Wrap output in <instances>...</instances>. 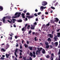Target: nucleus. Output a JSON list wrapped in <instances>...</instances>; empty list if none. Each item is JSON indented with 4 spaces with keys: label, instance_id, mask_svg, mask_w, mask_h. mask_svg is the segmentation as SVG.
Listing matches in <instances>:
<instances>
[{
    "label": "nucleus",
    "instance_id": "obj_41",
    "mask_svg": "<svg viewBox=\"0 0 60 60\" xmlns=\"http://www.w3.org/2000/svg\"><path fill=\"white\" fill-rule=\"evenodd\" d=\"M31 33H32V31H30L28 32V34H31Z\"/></svg>",
    "mask_w": 60,
    "mask_h": 60
},
{
    "label": "nucleus",
    "instance_id": "obj_14",
    "mask_svg": "<svg viewBox=\"0 0 60 60\" xmlns=\"http://www.w3.org/2000/svg\"><path fill=\"white\" fill-rule=\"evenodd\" d=\"M45 44L46 45H49V43L47 42L46 41L45 42Z\"/></svg>",
    "mask_w": 60,
    "mask_h": 60
},
{
    "label": "nucleus",
    "instance_id": "obj_63",
    "mask_svg": "<svg viewBox=\"0 0 60 60\" xmlns=\"http://www.w3.org/2000/svg\"><path fill=\"white\" fill-rule=\"evenodd\" d=\"M23 12L24 13H26V10H25L24 11H23Z\"/></svg>",
    "mask_w": 60,
    "mask_h": 60
},
{
    "label": "nucleus",
    "instance_id": "obj_20",
    "mask_svg": "<svg viewBox=\"0 0 60 60\" xmlns=\"http://www.w3.org/2000/svg\"><path fill=\"white\" fill-rule=\"evenodd\" d=\"M0 9L1 10H3V7L2 6H0Z\"/></svg>",
    "mask_w": 60,
    "mask_h": 60
},
{
    "label": "nucleus",
    "instance_id": "obj_4",
    "mask_svg": "<svg viewBox=\"0 0 60 60\" xmlns=\"http://www.w3.org/2000/svg\"><path fill=\"white\" fill-rule=\"evenodd\" d=\"M47 36L48 37H49L52 39V38H53V36L51 34H50L47 35Z\"/></svg>",
    "mask_w": 60,
    "mask_h": 60
},
{
    "label": "nucleus",
    "instance_id": "obj_7",
    "mask_svg": "<svg viewBox=\"0 0 60 60\" xmlns=\"http://www.w3.org/2000/svg\"><path fill=\"white\" fill-rule=\"evenodd\" d=\"M59 21V19L57 18H56V20L54 21V22H58V21Z\"/></svg>",
    "mask_w": 60,
    "mask_h": 60
},
{
    "label": "nucleus",
    "instance_id": "obj_35",
    "mask_svg": "<svg viewBox=\"0 0 60 60\" xmlns=\"http://www.w3.org/2000/svg\"><path fill=\"white\" fill-rule=\"evenodd\" d=\"M30 25H29L27 27V29H29V27H30Z\"/></svg>",
    "mask_w": 60,
    "mask_h": 60
},
{
    "label": "nucleus",
    "instance_id": "obj_12",
    "mask_svg": "<svg viewBox=\"0 0 60 60\" xmlns=\"http://www.w3.org/2000/svg\"><path fill=\"white\" fill-rule=\"evenodd\" d=\"M51 58H53L54 57V53H52L51 54Z\"/></svg>",
    "mask_w": 60,
    "mask_h": 60
},
{
    "label": "nucleus",
    "instance_id": "obj_25",
    "mask_svg": "<svg viewBox=\"0 0 60 60\" xmlns=\"http://www.w3.org/2000/svg\"><path fill=\"white\" fill-rule=\"evenodd\" d=\"M22 20H18L17 21L18 22H22Z\"/></svg>",
    "mask_w": 60,
    "mask_h": 60
},
{
    "label": "nucleus",
    "instance_id": "obj_44",
    "mask_svg": "<svg viewBox=\"0 0 60 60\" xmlns=\"http://www.w3.org/2000/svg\"><path fill=\"white\" fill-rule=\"evenodd\" d=\"M23 59H24V60H26V57H24L22 58Z\"/></svg>",
    "mask_w": 60,
    "mask_h": 60
},
{
    "label": "nucleus",
    "instance_id": "obj_51",
    "mask_svg": "<svg viewBox=\"0 0 60 60\" xmlns=\"http://www.w3.org/2000/svg\"><path fill=\"white\" fill-rule=\"evenodd\" d=\"M45 14H46V15H48L49 14V13L48 12H45Z\"/></svg>",
    "mask_w": 60,
    "mask_h": 60
},
{
    "label": "nucleus",
    "instance_id": "obj_27",
    "mask_svg": "<svg viewBox=\"0 0 60 60\" xmlns=\"http://www.w3.org/2000/svg\"><path fill=\"white\" fill-rule=\"evenodd\" d=\"M34 15L35 16V17H37V16H38V15H37V14L36 13L34 14Z\"/></svg>",
    "mask_w": 60,
    "mask_h": 60
},
{
    "label": "nucleus",
    "instance_id": "obj_3",
    "mask_svg": "<svg viewBox=\"0 0 60 60\" xmlns=\"http://www.w3.org/2000/svg\"><path fill=\"white\" fill-rule=\"evenodd\" d=\"M47 4L48 3L46 1H43L42 2V5L43 6H46Z\"/></svg>",
    "mask_w": 60,
    "mask_h": 60
},
{
    "label": "nucleus",
    "instance_id": "obj_6",
    "mask_svg": "<svg viewBox=\"0 0 60 60\" xmlns=\"http://www.w3.org/2000/svg\"><path fill=\"white\" fill-rule=\"evenodd\" d=\"M26 27H24L22 29V31H25L26 30Z\"/></svg>",
    "mask_w": 60,
    "mask_h": 60
},
{
    "label": "nucleus",
    "instance_id": "obj_23",
    "mask_svg": "<svg viewBox=\"0 0 60 60\" xmlns=\"http://www.w3.org/2000/svg\"><path fill=\"white\" fill-rule=\"evenodd\" d=\"M49 45H46V46L45 48H46V49H48L49 48Z\"/></svg>",
    "mask_w": 60,
    "mask_h": 60
},
{
    "label": "nucleus",
    "instance_id": "obj_48",
    "mask_svg": "<svg viewBox=\"0 0 60 60\" xmlns=\"http://www.w3.org/2000/svg\"><path fill=\"white\" fill-rule=\"evenodd\" d=\"M18 49H16L15 50V52H17V51H18Z\"/></svg>",
    "mask_w": 60,
    "mask_h": 60
},
{
    "label": "nucleus",
    "instance_id": "obj_64",
    "mask_svg": "<svg viewBox=\"0 0 60 60\" xmlns=\"http://www.w3.org/2000/svg\"><path fill=\"white\" fill-rule=\"evenodd\" d=\"M51 59V60H53V58H50Z\"/></svg>",
    "mask_w": 60,
    "mask_h": 60
},
{
    "label": "nucleus",
    "instance_id": "obj_58",
    "mask_svg": "<svg viewBox=\"0 0 60 60\" xmlns=\"http://www.w3.org/2000/svg\"><path fill=\"white\" fill-rule=\"evenodd\" d=\"M54 40L55 41H57V39H56V38H54Z\"/></svg>",
    "mask_w": 60,
    "mask_h": 60
},
{
    "label": "nucleus",
    "instance_id": "obj_50",
    "mask_svg": "<svg viewBox=\"0 0 60 60\" xmlns=\"http://www.w3.org/2000/svg\"><path fill=\"white\" fill-rule=\"evenodd\" d=\"M22 49H19V51L20 52H22Z\"/></svg>",
    "mask_w": 60,
    "mask_h": 60
},
{
    "label": "nucleus",
    "instance_id": "obj_32",
    "mask_svg": "<svg viewBox=\"0 0 60 60\" xmlns=\"http://www.w3.org/2000/svg\"><path fill=\"white\" fill-rule=\"evenodd\" d=\"M51 8L52 9H53V10L55 9V8L54 7H53L52 6L51 7Z\"/></svg>",
    "mask_w": 60,
    "mask_h": 60
},
{
    "label": "nucleus",
    "instance_id": "obj_1",
    "mask_svg": "<svg viewBox=\"0 0 60 60\" xmlns=\"http://www.w3.org/2000/svg\"><path fill=\"white\" fill-rule=\"evenodd\" d=\"M42 49V48H39V49H38V50H37L36 51V54L37 55H38V53L39 55L40 54V51H41V50Z\"/></svg>",
    "mask_w": 60,
    "mask_h": 60
},
{
    "label": "nucleus",
    "instance_id": "obj_40",
    "mask_svg": "<svg viewBox=\"0 0 60 60\" xmlns=\"http://www.w3.org/2000/svg\"><path fill=\"white\" fill-rule=\"evenodd\" d=\"M18 12H16V13L15 15V16H17V15H18Z\"/></svg>",
    "mask_w": 60,
    "mask_h": 60
},
{
    "label": "nucleus",
    "instance_id": "obj_33",
    "mask_svg": "<svg viewBox=\"0 0 60 60\" xmlns=\"http://www.w3.org/2000/svg\"><path fill=\"white\" fill-rule=\"evenodd\" d=\"M26 18H27L29 19L30 18V16H26Z\"/></svg>",
    "mask_w": 60,
    "mask_h": 60
},
{
    "label": "nucleus",
    "instance_id": "obj_42",
    "mask_svg": "<svg viewBox=\"0 0 60 60\" xmlns=\"http://www.w3.org/2000/svg\"><path fill=\"white\" fill-rule=\"evenodd\" d=\"M25 15L24 13H22V16H25Z\"/></svg>",
    "mask_w": 60,
    "mask_h": 60
},
{
    "label": "nucleus",
    "instance_id": "obj_17",
    "mask_svg": "<svg viewBox=\"0 0 60 60\" xmlns=\"http://www.w3.org/2000/svg\"><path fill=\"white\" fill-rule=\"evenodd\" d=\"M10 20H11V21H9V20H8V22L9 23H11V22L12 21V20H11V19Z\"/></svg>",
    "mask_w": 60,
    "mask_h": 60
},
{
    "label": "nucleus",
    "instance_id": "obj_18",
    "mask_svg": "<svg viewBox=\"0 0 60 60\" xmlns=\"http://www.w3.org/2000/svg\"><path fill=\"white\" fill-rule=\"evenodd\" d=\"M6 57L7 58H8V57L9 56V54H6Z\"/></svg>",
    "mask_w": 60,
    "mask_h": 60
},
{
    "label": "nucleus",
    "instance_id": "obj_38",
    "mask_svg": "<svg viewBox=\"0 0 60 60\" xmlns=\"http://www.w3.org/2000/svg\"><path fill=\"white\" fill-rule=\"evenodd\" d=\"M41 9L42 10H43V9H44V7L42 6L41 7Z\"/></svg>",
    "mask_w": 60,
    "mask_h": 60
},
{
    "label": "nucleus",
    "instance_id": "obj_47",
    "mask_svg": "<svg viewBox=\"0 0 60 60\" xmlns=\"http://www.w3.org/2000/svg\"><path fill=\"white\" fill-rule=\"evenodd\" d=\"M33 54H34V55H35L36 54L35 53V52H33Z\"/></svg>",
    "mask_w": 60,
    "mask_h": 60
},
{
    "label": "nucleus",
    "instance_id": "obj_52",
    "mask_svg": "<svg viewBox=\"0 0 60 60\" xmlns=\"http://www.w3.org/2000/svg\"><path fill=\"white\" fill-rule=\"evenodd\" d=\"M29 60H32V58L31 57H30Z\"/></svg>",
    "mask_w": 60,
    "mask_h": 60
},
{
    "label": "nucleus",
    "instance_id": "obj_11",
    "mask_svg": "<svg viewBox=\"0 0 60 60\" xmlns=\"http://www.w3.org/2000/svg\"><path fill=\"white\" fill-rule=\"evenodd\" d=\"M47 41H51V39L50 38H49L47 39Z\"/></svg>",
    "mask_w": 60,
    "mask_h": 60
},
{
    "label": "nucleus",
    "instance_id": "obj_16",
    "mask_svg": "<svg viewBox=\"0 0 60 60\" xmlns=\"http://www.w3.org/2000/svg\"><path fill=\"white\" fill-rule=\"evenodd\" d=\"M12 19L13 21L12 22L13 23H15V20H16V19Z\"/></svg>",
    "mask_w": 60,
    "mask_h": 60
},
{
    "label": "nucleus",
    "instance_id": "obj_53",
    "mask_svg": "<svg viewBox=\"0 0 60 60\" xmlns=\"http://www.w3.org/2000/svg\"><path fill=\"white\" fill-rule=\"evenodd\" d=\"M13 18H17V16H13Z\"/></svg>",
    "mask_w": 60,
    "mask_h": 60
},
{
    "label": "nucleus",
    "instance_id": "obj_45",
    "mask_svg": "<svg viewBox=\"0 0 60 60\" xmlns=\"http://www.w3.org/2000/svg\"><path fill=\"white\" fill-rule=\"evenodd\" d=\"M24 40H22V44H23L24 43Z\"/></svg>",
    "mask_w": 60,
    "mask_h": 60
},
{
    "label": "nucleus",
    "instance_id": "obj_22",
    "mask_svg": "<svg viewBox=\"0 0 60 60\" xmlns=\"http://www.w3.org/2000/svg\"><path fill=\"white\" fill-rule=\"evenodd\" d=\"M37 38V37H35L34 38L35 41H38V39H36Z\"/></svg>",
    "mask_w": 60,
    "mask_h": 60
},
{
    "label": "nucleus",
    "instance_id": "obj_28",
    "mask_svg": "<svg viewBox=\"0 0 60 60\" xmlns=\"http://www.w3.org/2000/svg\"><path fill=\"white\" fill-rule=\"evenodd\" d=\"M6 49H7L9 47V45H7V46H6Z\"/></svg>",
    "mask_w": 60,
    "mask_h": 60
},
{
    "label": "nucleus",
    "instance_id": "obj_62",
    "mask_svg": "<svg viewBox=\"0 0 60 60\" xmlns=\"http://www.w3.org/2000/svg\"><path fill=\"white\" fill-rule=\"evenodd\" d=\"M26 43L27 44H29V41H28L26 42Z\"/></svg>",
    "mask_w": 60,
    "mask_h": 60
},
{
    "label": "nucleus",
    "instance_id": "obj_24",
    "mask_svg": "<svg viewBox=\"0 0 60 60\" xmlns=\"http://www.w3.org/2000/svg\"><path fill=\"white\" fill-rule=\"evenodd\" d=\"M58 4V2H56L55 4H54V5L55 6H56V5H57Z\"/></svg>",
    "mask_w": 60,
    "mask_h": 60
},
{
    "label": "nucleus",
    "instance_id": "obj_56",
    "mask_svg": "<svg viewBox=\"0 0 60 60\" xmlns=\"http://www.w3.org/2000/svg\"><path fill=\"white\" fill-rule=\"evenodd\" d=\"M54 38H57V36H56L54 37Z\"/></svg>",
    "mask_w": 60,
    "mask_h": 60
},
{
    "label": "nucleus",
    "instance_id": "obj_43",
    "mask_svg": "<svg viewBox=\"0 0 60 60\" xmlns=\"http://www.w3.org/2000/svg\"><path fill=\"white\" fill-rule=\"evenodd\" d=\"M58 55H59L60 54V49L59 50V52L58 53Z\"/></svg>",
    "mask_w": 60,
    "mask_h": 60
},
{
    "label": "nucleus",
    "instance_id": "obj_39",
    "mask_svg": "<svg viewBox=\"0 0 60 60\" xmlns=\"http://www.w3.org/2000/svg\"><path fill=\"white\" fill-rule=\"evenodd\" d=\"M15 39H17V38H18V37L17 36H15Z\"/></svg>",
    "mask_w": 60,
    "mask_h": 60
},
{
    "label": "nucleus",
    "instance_id": "obj_5",
    "mask_svg": "<svg viewBox=\"0 0 60 60\" xmlns=\"http://www.w3.org/2000/svg\"><path fill=\"white\" fill-rule=\"evenodd\" d=\"M6 18L5 17H3V18L2 19V20H3V23H5V18Z\"/></svg>",
    "mask_w": 60,
    "mask_h": 60
},
{
    "label": "nucleus",
    "instance_id": "obj_34",
    "mask_svg": "<svg viewBox=\"0 0 60 60\" xmlns=\"http://www.w3.org/2000/svg\"><path fill=\"white\" fill-rule=\"evenodd\" d=\"M12 37H10V38H8V40H12Z\"/></svg>",
    "mask_w": 60,
    "mask_h": 60
},
{
    "label": "nucleus",
    "instance_id": "obj_15",
    "mask_svg": "<svg viewBox=\"0 0 60 60\" xmlns=\"http://www.w3.org/2000/svg\"><path fill=\"white\" fill-rule=\"evenodd\" d=\"M30 55L31 56V57H32L33 56V53H32V52H30Z\"/></svg>",
    "mask_w": 60,
    "mask_h": 60
},
{
    "label": "nucleus",
    "instance_id": "obj_36",
    "mask_svg": "<svg viewBox=\"0 0 60 60\" xmlns=\"http://www.w3.org/2000/svg\"><path fill=\"white\" fill-rule=\"evenodd\" d=\"M50 47L51 49H52L53 47V45H50Z\"/></svg>",
    "mask_w": 60,
    "mask_h": 60
},
{
    "label": "nucleus",
    "instance_id": "obj_26",
    "mask_svg": "<svg viewBox=\"0 0 60 60\" xmlns=\"http://www.w3.org/2000/svg\"><path fill=\"white\" fill-rule=\"evenodd\" d=\"M58 37H59L60 35V33H58Z\"/></svg>",
    "mask_w": 60,
    "mask_h": 60
},
{
    "label": "nucleus",
    "instance_id": "obj_46",
    "mask_svg": "<svg viewBox=\"0 0 60 60\" xmlns=\"http://www.w3.org/2000/svg\"><path fill=\"white\" fill-rule=\"evenodd\" d=\"M41 14V12H40L38 13V15H39Z\"/></svg>",
    "mask_w": 60,
    "mask_h": 60
},
{
    "label": "nucleus",
    "instance_id": "obj_31",
    "mask_svg": "<svg viewBox=\"0 0 60 60\" xmlns=\"http://www.w3.org/2000/svg\"><path fill=\"white\" fill-rule=\"evenodd\" d=\"M1 50L2 51H4V52L5 51V49H4L3 48H2L1 49Z\"/></svg>",
    "mask_w": 60,
    "mask_h": 60
},
{
    "label": "nucleus",
    "instance_id": "obj_13",
    "mask_svg": "<svg viewBox=\"0 0 60 60\" xmlns=\"http://www.w3.org/2000/svg\"><path fill=\"white\" fill-rule=\"evenodd\" d=\"M46 57L47 58H50V56L49 55H47L46 56Z\"/></svg>",
    "mask_w": 60,
    "mask_h": 60
},
{
    "label": "nucleus",
    "instance_id": "obj_37",
    "mask_svg": "<svg viewBox=\"0 0 60 60\" xmlns=\"http://www.w3.org/2000/svg\"><path fill=\"white\" fill-rule=\"evenodd\" d=\"M26 15H28V16H29V13L28 12L27 13H26Z\"/></svg>",
    "mask_w": 60,
    "mask_h": 60
},
{
    "label": "nucleus",
    "instance_id": "obj_30",
    "mask_svg": "<svg viewBox=\"0 0 60 60\" xmlns=\"http://www.w3.org/2000/svg\"><path fill=\"white\" fill-rule=\"evenodd\" d=\"M0 59H1V60H4V58H3L2 57H1L0 58Z\"/></svg>",
    "mask_w": 60,
    "mask_h": 60
},
{
    "label": "nucleus",
    "instance_id": "obj_57",
    "mask_svg": "<svg viewBox=\"0 0 60 60\" xmlns=\"http://www.w3.org/2000/svg\"><path fill=\"white\" fill-rule=\"evenodd\" d=\"M38 20V18H37L36 19V21H37Z\"/></svg>",
    "mask_w": 60,
    "mask_h": 60
},
{
    "label": "nucleus",
    "instance_id": "obj_59",
    "mask_svg": "<svg viewBox=\"0 0 60 60\" xmlns=\"http://www.w3.org/2000/svg\"><path fill=\"white\" fill-rule=\"evenodd\" d=\"M22 18H23V19H24V18H25V16H22Z\"/></svg>",
    "mask_w": 60,
    "mask_h": 60
},
{
    "label": "nucleus",
    "instance_id": "obj_55",
    "mask_svg": "<svg viewBox=\"0 0 60 60\" xmlns=\"http://www.w3.org/2000/svg\"><path fill=\"white\" fill-rule=\"evenodd\" d=\"M56 2V0H55L54 1H53V4H54V3H55Z\"/></svg>",
    "mask_w": 60,
    "mask_h": 60
},
{
    "label": "nucleus",
    "instance_id": "obj_2",
    "mask_svg": "<svg viewBox=\"0 0 60 60\" xmlns=\"http://www.w3.org/2000/svg\"><path fill=\"white\" fill-rule=\"evenodd\" d=\"M34 25H33L32 26V25H31V29L32 30H34V27H35V25H37V23L36 22H35L34 23Z\"/></svg>",
    "mask_w": 60,
    "mask_h": 60
},
{
    "label": "nucleus",
    "instance_id": "obj_9",
    "mask_svg": "<svg viewBox=\"0 0 60 60\" xmlns=\"http://www.w3.org/2000/svg\"><path fill=\"white\" fill-rule=\"evenodd\" d=\"M41 51L43 54H45V50H44V49H43Z\"/></svg>",
    "mask_w": 60,
    "mask_h": 60
},
{
    "label": "nucleus",
    "instance_id": "obj_19",
    "mask_svg": "<svg viewBox=\"0 0 60 60\" xmlns=\"http://www.w3.org/2000/svg\"><path fill=\"white\" fill-rule=\"evenodd\" d=\"M55 44V45H58V42H55L54 43V45Z\"/></svg>",
    "mask_w": 60,
    "mask_h": 60
},
{
    "label": "nucleus",
    "instance_id": "obj_60",
    "mask_svg": "<svg viewBox=\"0 0 60 60\" xmlns=\"http://www.w3.org/2000/svg\"><path fill=\"white\" fill-rule=\"evenodd\" d=\"M35 12H37L38 11V10H37V9H36L35 10Z\"/></svg>",
    "mask_w": 60,
    "mask_h": 60
},
{
    "label": "nucleus",
    "instance_id": "obj_49",
    "mask_svg": "<svg viewBox=\"0 0 60 60\" xmlns=\"http://www.w3.org/2000/svg\"><path fill=\"white\" fill-rule=\"evenodd\" d=\"M20 49H22V45H20Z\"/></svg>",
    "mask_w": 60,
    "mask_h": 60
},
{
    "label": "nucleus",
    "instance_id": "obj_10",
    "mask_svg": "<svg viewBox=\"0 0 60 60\" xmlns=\"http://www.w3.org/2000/svg\"><path fill=\"white\" fill-rule=\"evenodd\" d=\"M21 14L20 13H18V15L17 16V17H20V15Z\"/></svg>",
    "mask_w": 60,
    "mask_h": 60
},
{
    "label": "nucleus",
    "instance_id": "obj_8",
    "mask_svg": "<svg viewBox=\"0 0 60 60\" xmlns=\"http://www.w3.org/2000/svg\"><path fill=\"white\" fill-rule=\"evenodd\" d=\"M28 48L30 50H33V47L29 46L28 47Z\"/></svg>",
    "mask_w": 60,
    "mask_h": 60
},
{
    "label": "nucleus",
    "instance_id": "obj_61",
    "mask_svg": "<svg viewBox=\"0 0 60 60\" xmlns=\"http://www.w3.org/2000/svg\"><path fill=\"white\" fill-rule=\"evenodd\" d=\"M20 57H19V58H22V56H20Z\"/></svg>",
    "mask_w": 60,
    "mask_h": 60
},
{
    "label": "nucleus",
    "instance_id": "obj_54",
    "mask_svg": "<svg viewBox=\"0 0 60 60\" xmlns=\"http://www.w3.org/2000/svg\"><path fill=\"white\" fill-rule=\"evenodd\" d=\"M27 26V24H26L25 26V27H26Z\"/></svg>",
    "mask_w": 60,
    "mask_h": 60
},
{
    "label": "nucleus",
    "instance_id": "obj_29",
    "mask_svg": "<svg viewBox=\"0 0 60 60\" xmlns=\"http://www.w3.org/2000/svg\"><path fill=\"white\" fill-rule=\"evenodd\" d=\"M32 56L34 58H35V57H36V55H35V54H33Z\"/></svg>",
    "mask_w": 60,
    "mask_h": 60
},
{
    "label": "nucleus",
    "instance_id": "obj_21",
    "mask_svg": "<svg viewBox=\"0 0 60 60\" xmlns=\"http://www.w3.org/2000/svg\"><path fill=\"white\" fill-rule=\"evenodd\" d=\"M49 25H50V24H49V22L48 24H46V26H49Z\"/></svg>",
    "mask_w": 60,
    "mask_h": 60
}]
</instances>
